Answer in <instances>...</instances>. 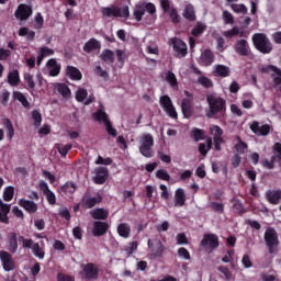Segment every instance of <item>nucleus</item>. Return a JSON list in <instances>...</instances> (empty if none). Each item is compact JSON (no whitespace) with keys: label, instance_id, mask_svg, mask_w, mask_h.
Masks as SVG:
<instances>
[{"label":"nucleus","instance_id":"nucleus-1","mask_svg":"<svg viewBox=\"0 0 281 281\" xmlns=\"http://www.w3.org/2000/svg\"><path fill=\"white\" fill-rule=\"evenodd\" d=\"M101 14L104 19H125V21H128L131 10L126 4L123 7L112 4L110 7L102 8Z\"/></svg>","mask_w":281,"mask_h":281},{"label":"nucleus","instance_id":"nucleus-2","mask_svg":"<svg viewBox=\"0 0 281 281\" xmlns=\"http://www.w3.org/2000/svg\"><path fill=\"white\" fill-rule=\"evenodd\" d=\"M206 102L209 104L207 117H214V115L223 114L227 111V101L221 97L207 94Z\"/></svg>","mask_w":281,"mask_h":281},{"label":"nucleus","instance_id":"nucleus-3","mask_svg":"<svg viewBox=\"0 0 281 281\" xmlns=\"http://www.w3.org/2000/svg\"><path fill=\"white\" fill-rule=\"evenodd\" d=\"M19 243H21L23 249H31L35 258L45 260V241H41V244L34 243L32 238H25L23 235H20Z\"/></svg>","mask_w":281,"mask_h":281},{"label":"nucleus","instance_id":"nucleus-4","mask_svg":"<svg viewBox=\"0 0 281 281\" xmlns=\"http://www.w3.org/2000/svg\"><path fill=\"white\" fill-rule=\"evenodd\" d=\"M252 44L260 54H271V52H273V44L265 33L254 34Z\"/></svg>","mask_w":281,"mask_h":281},{"label":"nucleus","instance_id":"nucleus-5","mask_svg":"<svg viewBox=\"0 0 281 281\" xmlns=\"http://www.w3.org/2000/svg\"><path fill=\"white\" fill-rule=\"evenodd\" d=\"M263 240L269 254H278V247H280V239L278 238V232L273 227L266 229Z\"/></svg>","mask_w":281,"mask_h":281},{"label":"nucleus","instance_id":"nucleus-6","mask_svg":"<svg viewBox=\"0 0 281 281\" xmlns=\"http://www.w3.org/2000/svg\"><path fill=\"white\" fill-rule=\"evenodd\" d=\"M139 144V153L143 157H146L147 159L155 157V150H153V147L155 146V138L151 134H144L140 137Z\"/></svg>","mask_w":281,"mask_h":281},{"label":"nucleus","instance_id":"nucleus-7","mask_svg":"<svg viewBox=\"0 0 281 281\" xmlns=\"http://www.w3.org/2000/svg\"><path fill=\"white\" fill-rule=\"evenodd\" d=\"M81 276L85 281H95L100 278V267L94 262L82 263Z\"/></svg>","mask_w":281,"mask_h":281},{"label":"nucleus","instance_id":"nucleus-8","mask_svg":"<svg viewBox=\"0 0 281 281\" xmlns=\"http://www.w3.org/2000/svg\"><path fill=\"white\" fill-rule=\"evenodd\" d=\"M171 5L172 2L170 0H160V8L164 14H168L173 25H179V23H181V15H179V11L177 10V8Z\"/></svg>","mask_w":281,"mask_h":281},{"label":"nucleus","instance_id":"nucleus-9","mask_svg":"<svg viewBox=\"0 0 281 281\" xmlns=\"http://www.w3.org/2000/svg\"><path fill=\"white\" fill-rule=\"evenodd\" d=\"M184 94L187 98L182 99L180 106L183 117L190 120L194 113V94L188 90L184 91Z\"/></svg>","mask_w":281,"mask_h":281},{"label":"nucleus","instance_id":"nucleus-10","mask_svg":"<svg viewBox=\"0 0 281 281\" xmlns=\"http://www.w3.org/2000/svg\"><path fill=\"white\" fill-rule=\"evenodd\" d=\"M160 106L164 109L165 113L171 117V120H178L179 114L177 113V108L172 103V99L168 94L161 95L159 99Z\"/></svg>","mask_w":281,"mask_h":281},{"label":"nucleus","instance_id":"nucleus-11","mask_svg":"<svg viewBox=\"0 0 281 281\" xmlns=\"http://www.w3.org/2000/svg\"><path fill=\"white\" fill-rule=\"evenodd\" d=\"M169 45L172 46L176 58H186L188 56V44L179 37L169 40Z\"/></svg>","mask_w":281,"mask_h":281},{"label":"nucleus","instance_id":"nucleus-12","mask_svg":"<svg viewBox=\"0 0 281 281\" xmlns=\"http://www.w3.org/2000/svg\"><path fill=\"white\" fill-rule=\"evenodd\" d=\"M147 245L149 249V256L151 258H161V256H164V251H166V246H164V243H161V240L148 239Z\"/></svg>","mask_w":281,"mask_h":281},{"label":"nucleus","instance_id":"nucleus-13","mask_svg":"<svg viewBox=\"0 0 281 281\" xmlns=\"http://www.w3.org/2000/svg\"><path fill=\"white\" fill-rule=\"evenodd\" d=\"M0 262L2 265V269L7 272L14 271V269H16V261H14V257H12V254L9 251L0 250Z\"/></svg>","mask_w":281,"mask_h":281},{"label":"nucleus","instance_id":"nucleus-14","mask_svg":"<svg viewBox=\"0 0 281 281\" xmlns=\"http://www.w3.org/2000/svg\"><path fill=\"white\" fill-rule=\"evenodd\" d=\"M32 14H34V11L32 10V5L21 3L18 5L14 16L15 19H18V21H27V19H30Z\"/></svg>","mask_w":281,"mask_h":281},{"label":"nucleus","instance_id":"nucleus-15","mask_svg":"<svg viewBox=\"0 0 281 281\" xmlns=\"http://www.w3.org/2000/svg\"><path fill=\"white\" fill-rule=\"evenodd\" d=\"M109 179V168L106 167H97L94 169V176L92 177L93 183L97 186H104Z\"/></svg>","mask_w":281,"mask_h":281},{"label":"nucleus","instance_id":"nucleus-16","mask_svg":"<svg viewBox=\"0 0 281 281\" xmlns=\"http://www.w3.org/2000/svg\"><path fill=\"white\" fill-rule=\"evenodd\" d=\"M221 243L218 241V235L204 234L201 240V247H209L211 250L218 249Z\"/></svg>","mask_w":281,"mask_h":281},{"label":"nucleus","instance_id":"nucleus-17","mask_svg":"<svg viewBox=\"0 0 281 281\" xmlns=\"http://www.w3.org/2000/svg\"><path fill=\"white\" fill-rule=\"evenodd\" d=\"M249 128L255 135H258L259 137H267V135L271 133V125L269 124L260 125V122L258 121H252Z\"/></svg>","mask_w":281,"mask_h":281},{"label":"nucleus","instance_id":"nucleus-18","mask_svg":"<svg viewBox=\"0 0 281 281\" xmlns=\"http://www.w3.org/2000/svg\"><path fill=\"white\" fill-rule=\"evenodd\" d=\"M234 49L238 56H249L251 54V46H249L247 40H238L234 45Z\"/></svg>","mask_w":281,"mask_h":281},{"label":"nucleus","instance_id":"nucleus-19","mask_svg":"<svg viewBox=\"0 0 281 281\" xmlns=\"http://www.w3.org/2000/svg\"><path fill=\"white\" fill-rule=\"evenodd\" d=\"M109 232V223L102 221H94L92 227V236L100 238Z\"/></svg>","mask_w":281,"mask_h":281},{"label":"nucleus","instance_id":"nucleus-20","mask_svg":"<svg viewBox=\"0 0 281 281\" xmlns=\"http://www.w3.org/2000/svg\"><path fill=\"white\" fill-rule=\"evenodd\" d=\"M40 190L43 192L44 196H46L48 205H56V194L49 190V186L47 184V182L41 181Z\"/></svg>","mask_w":281,"mask_h":281},{"label":"nucleus","instance_id":"nucleus-21","mask_svg":"<svg viewBox=\"0 0 281 281\" xmlns=\"http://www.w3.org/2000/svg\"><path fill=\"white\" fill-rule=\"evenodd\" d=\"M19 205L20 207H23V210H25V212L29 214H36V212H38V204H36L34 201L20 199Z\"/></svg>","mask_w":281,"mask_h":281},{"label":"nucleus","instance_id":"nucleus-22","mask_svg":"<svg viewBox=\"0 0 281 281\" xmlns=\"http://www.w3.org/2000/svg\"><path fill=\"white\" fill-rule=\"evenodd\" d=\"M266 199L271 205H278L281 201V190H268L266 192Z\"/></svg>","mask_w":281,"mask_h":281},{"label":"nucleus","instance_id":"nucleus-23","mask_svg":"<svg viewBox=\"0 0 281 281\" xmlns=\"http://www.w3.org/2000/svg\"><path fill=\"white\" fill-rule=\"evenodd\" d=\"M46 67L49 71V76L53 78H56V76L60 74V64H58L54 58L47 60Z\"/></svg>","mask_w":281,"mask_h":281},{"label":"nucleus","instance_id":"nucleus-24","mask_svg":"<svg viewBox=\"0 0 281 281\" xmlns=\"http://www.w3.org/2000/svg\"><path fill=\"white\" fill-rule=\"evenodd\" d=\"M66 76L70 80H76V81L82 80V72L76 66H67L66 67Z\"/></svg>","mask_w":281,"mask_h":281},{"label":"nucleus","instance_id":"nucleus-25","mask_svg":"<svg viewBox=\"0 0 281 281\" xmlns=\"http://www.w3.org/2000/svg\"><path fill=\"white\" fill-rule=\"evenodd\" d=\"M90 216L94 221H106V218H109V211H106L102 207H98V209L90 211Z\"/></svg>","mask_w":281,"mask_h":281},{"label":"nucleus","instance_id":"nucleus-26","mask_svg":"<svg viewBox=\"0 0 281 281\" xmlns=\"http://www.w3.org/2000/svg\"><path fill=\"white\" fill-rule=\"evenodd\" d=\"M102 47V44L95 38H90L86 44L83 45V52L86 54H91V52H95L97 49H100Z\"/></svg>","mask_w":281,"mask_h":281},{"label":"nucleus","instance_id":"nucleus-27","mask_svg":"<svg viewBox=\"0 0 281 281\" xmlns=\"http://www.w3.org/2000/svg\"><path fill=\"white\" fill-rule=\"evenodd\" d=\"M8 249L10 254H16V251H19V237H16L15 232L11 233L9 236Z\"/></svg>","mask_w":281,"mask_h":281},{"label":"nucleus","instance_id":"nucleus-28","mask_svg":"<svg viewBox=\"0 0 281 281\" xmlns=\"http://www.w3.org/2000/svg\"><path fill=\"white\" fill-rule=\"evenodd\" d=\"M99 203H102V195L98 194L97 196H88L83 198V206L87 210H91V207H95Z\"/></svg>","mask_w":281,"mask_h":281},{"label":"nucleus","instance_id":"nucleus-29","mask_svg":"<svg viewBox=\"0 0 281 281\" xmlns=\"http://www.w3.org/2000/svg\"><path fill=\"white\" fill-rule=\"evenodd\" d=\"M204 67H210L214 63V53L211 49H205L200 57Z\"/></svg>","mask_w":281,"mask_h":281},{"label":"nucleus","instance_id":"nucleus-30","mask_svg":"<svg viewBox=\"0 0 281 281\" xmlns=\"http://www.w3.org/2000/svg\"><path fill=\"white\" fill-rule=\"evenodd\" d=\"M186 205V191L183 189H177L175 194V206L183 207Z\"/></svg>","mask_w":281,"mask_h":281},{"label":"nucleus","instance_id":"nucleus-31","mask_svg":"<svg viewBox=\"0 0 281 281\" xmlns=\"http://www.w3.org/2000/svg\"><path fill=\"white\" fill-rule=\"evenodd\" d=\"M235 139H237V144H235L234 146L236 153L238 155H245V153L249 148V145H247V143H245V140H243V138L239 135L235 136Z\"/></svg>","mask_w":281,"mask_h":281},{"label":"nucleus","instance_id":"nucleus-32","mask_svg":"<svg viewBox=\"0 0 281 281\" xmlns=\"http://www.w3.org/2000/svg\"><path fill=\"white\" fill-rule=\"evenodd\" d=\"M100 58L103 60V63H106L108 65H113V63H115V53L106 48L102 52Z\"/></svg>","mask_w":281,"mask_h":281},{"label":"nucleus","instance_id":"nucleus-33","mask_svg":"<svg viewBox=\"0 0 281 281\" xmlns=\"http://www.w3.org/2000/svg\"><path fill=\"white\" fill-rule=\"evenodd\" d=\"M92 117L95 120V122H99V124H105L106 122H110L109 120V114L104 112L102 109L97 110L93 114Z\"/></svg>","mask_w":281,"mask_h":281},{"label":"nucleus","instance_id":"nucleus-34","mask_svg":"<svg viewBox=\"0 0 281 281\" xmlns=\"http://www.w3.org/2000/svg\"><path fill=\"white\" fill-rule=\"evenodd\" d=\"M183 18L187 20V21H196V13L194 12V5L192 4H187L184 10H183V13H182Z\"/></svg>","mask_w":281,"mask_h":281},{"label":"nucleus","instance_id":"nucleus-35","mask_svg":"<svg viewBox=\"0 0 281 281\" xmlns=\"http://www.w3.org/2000/svg\"><path fill=\"white\" fill-rule=\"evenodd\" d=\"M117 234L121 238H131V225L127 223L119 224Z\"/></svg>","mask_w":281,"mask_h":281},{"label":"nucleus","instance_id":"nucleus-36","mask_svg":"<svg viewBox=\"0 0 281 281\" xmlns=\"http://www.w3.org/2000/svg\"><path fill=\"white\" fill-rule=\"evenodd\" d=\"M76 190H78V186L74 181H68L60 187V192H63V194H74Z\"/></svg>","mask_w":281,"mask_h":281},{"label":"nucleus","instance_id":"nucleus-37","mask_svg":"<svg viewBox=\"0 0 281 281\" xmlns=\"http://www.w3.org/2000/svg\"><path fill=\"white\" fill-rule=\"evenodd\" d=\"M21 82V77L19 75V70H13L9 72L8 75V83L11 87H19V83Z\"/></svg>","mask_w":281,"mask_h":281},{"label":"nucleus","instance_id":"nucleus-38","mask_svg":"<svg viewBox=\"0 0 281 281\" xmlns=\"http://www.w3.org/2000/svg\"><path fill=\"white\" fill-rule=\"evenodd\" d=\"M212 137H209L206 139V144L204 143H200L199 144V153L202 155V157H206L207 153H210V150H212Z\"/></svg>","mask_w":281,"mask_h":281},{"label":"nucleus","instance_id":"nucleus-39","mask_svg":"<svg viewBox=\"0 0 281 281\" xmlns=\"http://www.w3.org/2000/svg\"><path fill=\"white\" fill-rule=\"evenodd\" d=\"M215 74L216 76H220V78H227L229 77V74H232V70H229V67L225 65H216Z\"/></svg>","mask_w":281,"mask_h":281},{"label":"nucleus","instance_id":"nucleus-40","mask_svg":"<svg viewBox=\"0 0 281 281\" xmlns=\"http://www.w3.org/2000/svg\"><path fill=\"white\" fill-rule=\"evenodd\" d=\"M56 90L63 98H71V89H69L68 85L57 83Z\"/></svg>","mask_w":281,"mask_h":281},{"label":"nucleus","instance_id":"nucleus-41","mask_svg":"<svg viewBox=\"0 0 281 281\" xmlns=\"http://www.w3.org/2000/svg\"><path fill=\"white\" fill-rule=\"evenodd\" d=\"M144 14H146V11L144 10V5L142 3H138L134 7L133 16L135 21L139 23L142 19L144 18Z\"/></svg>","mask_w":281,"mask_h":281},{"label":"nucleus","instance_id":"nucleus-42","mask_svg":"<svg viewBox=\"0 0 281 281\" xmlns=\"http://www.w3.org/2000/svg\"><path fill=\"white\" fill-rule=\"evenodd\" d=\"M205 30H207V25H205V23L196 22V24L194 25V27L191 31V34H192V36H195V38H198V36H201V34H203V32H205Z\"/></svg>","mask_w":281,"mask_h":281},{"label":"nucleus","instance_id":"nucleus-43","mask_svg":"<svg viewBox=\"0 0 281 281\" xmlns=\"http://www.w3.org/2000/svg\"><path fill=\"white\" fill-rule=\"evenodd\" d=\"M244 34L245 33L243 31L240 32L238 26H234L232 30L223 32V36H225V38H234V36H240V38H243Z\"/></svg>","mask_w":281,"mask_h":281},{"label":"nucleus","instance_id":"nucleus-44","mask_svg":"<svg viewBox=\"0 0 281 281\" xmlns=\"http://www.w3.org/2000/svg\"><path fill=\"white\" fill-rule=\"evenodd\" d=\"M13 98H14V100H18V102H21V104H22V106H24V109L30 108V101H27V98L21 91H14Z\"/></svg>","mask_w":281,"mask_h":281},{"label":"nucleus","instance_id":"nucleus-45","mask_svg":"<svg viewBox=\"0 0 281 281\" xmlns=\"http://www.w3.org/2000/svg\"><path fill=\"white\" fill-rule=\"evenodd\" d=\"M3 126L7 131L9 139H12V137H14V125L12 124V121H10V119H4Z\"/></svg>","mask_w":281,"mask_h":281},{"label":"nucleus","instance_id":"nucleus-46","mask_svg":"<svg viewBox=\"0 0 281 281\" xmlns=\"http://www.w3.org/2000/svg\"><path fill=\"white\" fill-rule=\"evenodd\" d=\"M272 157L277 160V164L281 166V143H274L272 146Z\"/></svg>","mask_w":281,"mask_h":281},{"label":"nucleus","instance_id":"nucleus-47","mask_svg":"<svg viewBox=\"0 0 281 281\" xmlns=\"http://www.w3.org/2000/svg\"><path fill=\"white\" fill-rule=\"evenodd\" d=\"M210 133L213 135V139H223V128L218 125H213L210 127Z\"/></svg>","mask_w":281,"mask_h":281},{"label":"nucleus","instance_id":"nucleus-48","mask_svg":"<svg viewBox=\"0 0 281 281\" xmlns=\"http://www.w3.org/2000/svg\"><path fill=\"white\" fill-rule=\"evenodd\" d=\"M191 135H192L194 142H201L202 139H205V131H203L201 128L194 127L191 131Z\"/></svg>","mask_w":281,"mask_h":281},{"label":"nucleus","instance_id":"nucleus-49","mask_svg":"<svg viewBox=\"0 0 281 281\" xmlns=\"http://www.w3.org/2000/svg\"><path fill=\"white\" fill-rule=\"evenodd\" d=\"M143 9L145 12H148L150 16H155L157 14V7L153 2H142Z\"/></svg>","mask_w":281,"mask_h":281},{"label":"nucleus","instance_id":"nucleus-50","mask_svg":"<svg viewBox=\"0 0 281 281\" xmlns=\"http://www.w3.org/2000/svg\"><path fill=\"white\" fill-rule=\"evenodd\" d=\"M56 148H57L59 155H61V157H67V154L69 153V150H71L74 148V145H71V144H67V145L57 144Z\"/></svg>","mask_w":281,"mask_h":281},{"label":"nucleus","instance_id":"nucleus-51","mask_svg":"<svg viewBox=\"0 0 281 281\" xmlns=\"http://www.w3.org/2000/svg\"><path fill=\"white\" fill-rule=\"evenodd\" d=\"M198 82H199V85L204 87V89H212V87H214V82H212V79H210L205 76L199 77Z\"/></svg>","mask_w":281,"mask_h":281},{"label":"nucleus","instance_id":"nucleus-52","mask_svg":"<svg viewBox=\"0 0 281 281\" xmlns=\"http://www.w3.org/2000/svg\"><path fill=\"white\" fill-rule=\"evenodd\" d=\"M32 120L34 122V126L38 128L41 124H43V115H41V112L38 110H34L32 112Z\"/></svg>","mask_w":281,"mask_h":281},{"label":"nucleus","instance_id":"nucleus-53","mask_svg":"<svg viewBox=\"0 0 281 281\" xmlns=\"http://www.w3.org/2000/svg\"><path fill=\"white\" fill-rule=\"evenodd\" d=\"M231 8L233 12H236V14H247L248 12L247 5L245 4L233 3Z\"/></svg>","mask_w":281,"mask_h":281},{"label":"nucleus","instance_id":"nucleus-54","mask_svg":"<svg viewBox=\"0 0 281 281\" xmlns=\"http://www.w3.org/2000/svg\"><path fill=\"white\" fill-rule=\"evenodd\" d=\"M210 207L211 210H213V212H216L217 214H223V212H225V204L223 203L211 202Z\"/></svg>","mask_w":281,"mask_h":281},{"label":"nucleus","instance_id":"nucleus-55","mask_svg":"<svg viewBox=\"0 0 281 281\" xmlns=\"http://www.w3.org/2000/svg\"><path fill=\"white\" fill-rule=\"evenodd\" d=\"M14 199V187H7L3 192L4 201H12Z\"/></svg>","mask_w":281,"mask_h":281},{"label":"nucleus","instance_id":"nucleus-56","mask_svg":"<svg viewBox=\"0 0 281 281\" xmlns=\"http://www.w3.org/2000/svg\"><path fill=\"white\" fill-rule=\"evenodd\" d=\"M87 95H89V92H87V89L80 88L76 92V100L77 102H82L83 100H87Z\"/></svg>","mask_w":281,"mask_h":281},{"label":"nucleus","instance_id":"nucleus-57","mask_svg":"<svg viewBox=\"0 0 281 281\" xmlns=\"http://www.w3.org/2000/svg\"><path fill=\"white\" fill-rule=\"evenodd\" d=\"M217 271H220V273H223V276H224L226 281H231L232 280V270H229V268H227L225 266H220L217 268Z\"/></svg>","mask_w":281,"mask_h":281},{"label":"nucleus","instance_id":"nucleus-58","mask_svg":"<svg viewBox=\"0 0 281 281\" xmlns=\"http://www.w3.org/2000/svg\"><path fill=\"white\" fill-rule=\"evenodd\" d=\"M42 58H47V56H54L55 52L54 49L47 47V46H43L40 48L38 53Z\"/></svg>","mask_w":281,"mask_h":281},{"label":"nucleus","instance_id":"nucleus-59","mask_svg":"<svg viewBox=\"0 0 281 281\" xmlns=\"http://www.w3.org/2000/svg\"><path fill=\"white\" fill-rule=\"evenodd\" d=\"M156 177H157V179H161V181H170V173H168V171H166V169H159L156 172Z\"/></svg>","mask_w":281,"mask_h":281},{"label":"nucleus","instance_id":"nucleus-60","mask_svg":"<svg viewBox=\"0 0 281 281\" xmlns=\"http://www.w3.org/2000/svg\"><path fill=\"white\" fill-rule=\"evenodd\" d=\"M108 135H111V137H117V130L113 127V124H111V121H106L104 124Z\"/></svg>","mask_w":281,"mask_h":281},{"label":"nucleus","instance_id":"nucleus-61","mask_svg":"<svg viewBox=\"0 0 281 281\" xmlns=\"http://www.w3.org/2000/svg\"><path fill=\"white\" fill-rule=\"evenodd\" d=\"M24 80L27 83L29 89H34L36 87V83L34 82V76L30 72L24 74Z\"/></svg>","mask_w":281,"mask_h":281},{"label":"nucleus","instance_id":"nucleus-62","mask_svg":"<svg viewBox=\"0 0 281 281\" xmlns=\"http://www.w3.org/2000/svg\"><path fill=\"white\" fill-rule=\"evenodd\" d=\"M223 21L226 25H234V15L229 11H224Z\"/></svg>","mask_w":281,"mask_h":281},{"label":"nucleus","instance_id":"nucleus-63","mask_svg":"<svg viewBox=\"0 0 281 281\" xmlns=\"http://www.w3.org/2000/svg\"><path fill=\"white\" fill-rule=\"evenodd\" d=\"M178 256L179 258H182L183 260H191L190 251L186 249V247H181L178 249Z\"/></svg>","mask_w":281,"mask_h":281},{"label":"nucleus","instance_id":"nucleus-64","mask_svg":"<svg viewBox=\"0 0 281 281\" xmlns=\"http://www.w3.org/2000/svg\"><path fill=\"white\" fill-rule=\"evenodd\" d=\"M166 80L171 87H177V76L172 71H168L166 76Z\"/></svg>","mask_w":281,"mask_h":281}]
</instances>
